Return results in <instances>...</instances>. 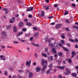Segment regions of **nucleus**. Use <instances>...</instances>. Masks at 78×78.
Returning <instances> with one entry per match:
<instances>
[{"mask_svg":"<svg viewBox=\"0 0 78 78\" xmlns=\"http://www.w3.org/2000/svg\"><path fill=\"white\" fill-rule=\"evenodd\" d=\"M45 64V65H44ZM41 64L42 66L44 65V66L43 68L41 70V72L42 73H44L45 72V70L46 69V68H47L46 65H47V60H45L44 61V59H43L41 61Z\"/></svg>","mask_w":78,"mask_h":78,"instance_id":"1","label":"nucleus"},{"mask_svg":"<svg viewBox=\"0 0 78 78\" xmlns=\"http://www.w3.org/2000/svg\"><path fill=\"white\" fill-rule=\"evenodd\" d=\"M31 60H30L29 61V62L28 61H27L26 63V65L27 66H28V67H30V64H31Z\"/></svg>","mask_w":78,"mask_h":78,"instance_id":"2","label":"nucleus"},{"mask_svg":"<svg viewBox=\"0 0 78 78\" xmlns=\"http://www.w3.org/2000/svg\"><path fill=\"white\" fill-rule=\"evenodd\" d=\"M65 66H55V67H57L58 69H61L62 70H63L65 68Z\"/></svg>","mask_w":78,"mask_h":78,"instance_id":"3","label":"nucleus"},{"mask_svg":"<svg viewBox=\"0 0 78 78\" xmlns=\"http://www.w3.org/2000/svg\"><path fill=\"white\" fill-rule=\"evenodd\" d=\"M1 34L2 36H3L4 37H6V34L5 32H2Z\"/></svg>","mask_w":78,"mask_h":78,"instance_id":"4","label":"nucleus"},{"mask_svg":"<svg viewBox=\"0 0 78 78\" xmlns=\"http://www.w3.org/2000/svg\"><path fill=\"white\" fill-rule=\"evenodd\" d=\"M40 70H41L40 67H37L36 68V72H40Z\"/></svg>","mask_w":78,"mask_h":78,"instance_id":"5","label":"nucleus"},{"mask_svg":"<svg viewBox=\"0 0 78 78\" xmlns=\"http://www.w3.org/2000/svg\"><path fill=\"white\" fill-rule=\"evenodd\" d=\"M33 7H30L27 9V11H33Z\"/></svg>","mask_w":78,"mask_h":78,"instance_id":"6","label":"nucleus"},{"mask_svg":"<svg viewBox=\"0 0 78 78\" xmlns=\"http://www.w3.org/2000/svg\"><path fill=\"white\" fill-rule=\"evenodd\" d=\"M61 25H62V24H58L56 26V28H59L60 27H61Z\"/></svg>","mask_w":78,"mask_h":78,"instance_id":"7","label":"nucleus"},{"mask_svg":"<svg viewBox=\"0 0 78 78\" xmlns=\"http://www.w3.org/2000/svg\"><path fill=\"white\" fill-rule=\"evenodd\" d=\"M23 23L22 22H20V23L19 24V27H22L23 26Z\"/></svg>","mask_w":78,"mask_h":78,"instance_id":"8","label":"nucleus"},{"mask_svg":"<svg viewBox=\"0 0 78 78\" xmlns=\"http://www.w3.org/2000/svg\"><path fill=\"white\" fill-rule=\"evenodd\" d=\"M49 70H52V68L53 67V65L52 64H50L49 66Z\"/></svg>","mask_w":78,"mask_h":78,"instance_id":"9","label":"nucleus"},{"mask_svg":"<svg viewBox=\"0 0 78 78\" xmlns=\"http://www.w3.org/2000/svg\"><path fill=\"white\" fill-rule=\"evenodd\" d=\"M52 51L53 53H54L57 54V52H56V50H55V49L54 48H52Z\"/></svg>","mask_w":78,"mask_h":78,"instance_id":"10","label":"nucleus"},{"mask_svg":"<svg viewBox=\"0 0 78 78\" xmlns=\"http://www.w3.org/2000/svg\"><path fill=\"white\" fill-rule=\"evenodd\" d=\"M41 54L43 56H44V57H45V58H47V57L48 56L46 54H44V53L43 52L41 53Z\"/></svg>","mask_w":78,"mask_h":78,"instance_id":"11","label":"nucleus"},{"mask_svg":"<svg viewBox=\"0 0 78 78\" xmlns=\"http://www.w3.org/2000/svg\"><path fill=\"white\" fill-rule=\"evenodd\" d=\"M3 10L4 11H6L5 13L6 14V13H8V9L7 8H4L3 9Z\"/></svg>","mask_w":78,"mask_h":78,"instance_id":"12","label":"nucleus"},{"mask_svg":"<svg viewBox=\"0 0 78 78\" xmlns=\"http://www.w3.org/2000/svg\"><path fill=\"white\" fill-rule=\"evenodd\" d=\"M29 78H31L33 76V73L31 72L29 73Z\"/></svg>","mask_w":78,"mask_h":78,"instance_id":"13","label":"nucleus"},{"mask_svg":"<svg viewBox=\"0 0 78 78\" xmlns=\"http://www.w3.org/2000/svg\"><path fill=\"white\" fill-rule=\"evenodd\" d=\"M13 31L14 32H16L17 31V27H16L14 26L13 27Z\"/></svg>","mask_w":78,"mask_h":78,"instance_id":"14","label":"nucleus"},{"mask_svg":"<svg viewBox=\"0 0 78 78\" xmlns=\"http://www.w3.org/2000/svg\"><path fill=\"white\" fill-rule=\"evenodd\" d=\"M48 59L49 61H51L53 60V56H51V57H50L48 58Z\"/></svg>","mask_w":78,"mask_h":78,"instance_id":"15","label":"nucleus"},{"mask_svg":"<svg viewBox=\"0 0 78 78\" xmlns=\"http://www.w3.org/2000/svg\"><path fill=\"white\" fill-rule=\"evenodd\" d=\"M12 26L11 25H10L8 26L7 27H6V29L7 30H8L9 29H10V28H11V27Z\"/></svg>","mask_w":78,"mask_h":78,"instance_id":"16","label":"nucleus"},{"mask_svg":"<svg viewBox=\"0 0 78 78\" xmlns=\"http://www.w3.org/2000/svg\"><path fill=\"white\" fill-rule=\"evenodd\" d=\"M44 14H45V12H44L43 11H41V16L44 17Z\"/></svg>","mask_w":78,"mask_h":78,"instance_id":"17","label":"nucleus"},{"mask_svg":"<svg viewBox=\"0 0 78 78\" xmlns=\"http://www.w3.org/2000/svg\"><path fill=\"white\" fill-rule=\"evenodd\" d=\"M66 71L68 73H70V71L69 70V69H68V68L66 69Z\"/></svg>","mask_w":78,"mask_h":78,"instance_id":"18","label":"nucleus"},{"mask_svg":"<svg viewBox=\"0 0 78 78\" xmlns=\"http://www.w3.org/2000/svg\"><path fill=\"white\" fill-rule=\"evenodd\" d=\"M22 34H23V32H20L19 33V34H18L17 35V37H18V36H20V35H22Z\"/></svg>","mask_w":78,"mask_h":78,"instance_id":"19","label":"nucleus"},{"mask_svg":"<svg viewBox=\"0 0 78 78\" xmlns=\"http://www.w3.org/2000/svg\"><path fill=\"white\" fill-rule=\"evenodd\" d=\"M44 8H45L46 10H48V9H49V7H48V6H44Z\"/></svg>","mask_w":78,"mask_h":78,"instance_id":"20","label":"nucleus"},{"mask_svg":"<svg viewBox=\"0 0 78 78\" xmlns=\"http://www.w3.org/2000/svg\"><path fill=\"white\" fill-rule=\"evenodd\" d=\"M63 48L64 50H65V51H68V49H67L66 48H65L64 47H62Z\"/></svg>","mask_w":78,"mask_h":78,"instance_id":"21","label":"nucleus"},{"mask_svg":"<svg viewBox=\"0 0 78 78\" xmlns=\"http://www.w3.org/2000/svg\"><path fill=\"white\" fill-rule=\"evenodd\" d=\"M63 53L62 52H59L58 53V55L60 56H62V55Z\"/></svg>","mask_w":78,"mask_h":78,"instance_id":"22","label":"nucleus"},{"mask_svg":"<svg viewBox=\"0 0 78 78\" xmlns=\"http://www.w3.org/2000/svg\"><path fill=\"white\" fill-rule=\"evenodd\" d=\"M72 76H74V77H76V74L75 73H73L72 74Z\"/></svg>","mask_w":78,"mask_h":78,"instance_id":"23","label":"nucleus"},{"mask_svg":"<svg viewBox=\"0 0 78 78\" xmlns=\"http://www.w3.org/2000/svg\"><path fill=\"white\" fill-rule=\"evenodd\" d=\"M69 14V12L68 11H66L64 13V15L65 16H66V15H67V14Z\"/></svg>","mask_w":78,"mask_h":78,"instance_id":"24","label":"nucleus"},{"mask_svg":"<svg viewBox=\"0 0 78 78\" xmlns=\"http://www.w3.org/2000/svg\"><path fill=\"white\" fill-rule=\"evenodd\" d=\"M32 44L34 45L35 46H36L37 47H39V45L38 44H34V43H32Z\"/></svg>","mask_w":78,"mask_h":78,"instance_id":"25","label":"nucleus"},{"mask_svg":"<svg viewBox=\"0 0 78 78\" xmlns=\"http://www.w3.org/2000/svg\"><path fill=\"white\" fill-rule=\"evenodd\" d=\"M49 45L50 46V47H54V45H53V44H51V43H50L49 44Z\"/></svg>","mask_w":78,"mask_h":78,"instance_id":"26","label":"nucleus"},{"mask_svg":"<svg viewBox=\"0 0 78 78\" xmlns=\"http://www.w3.org/2000/svg\"><path fill=\"white\" fill-rule=\"evenodd\" d=\"M62 39H65V37H64V36H65V35H64V34H62Z\"/></svg>","mask_w":78,"mask_h":78,"instance_id":"27","label":"nucleus"},{"mask_svg":"<svg viewBox=\"0 0 78 78\" xmlns=\"http://www.w3.org/2000/svg\"><path fill=\"white\" fill-rule=\"evenodd\" d=\"M38 36V33H36L34 35V37H36Z\"/></svg>","mask_w":78,"mask_h":78,"instance_id":"28","label":"nucleus"},{"mask_svg":"<svg viewBox=\"0 0 78 78\" xmlns=\"http://www.w3.org/2000/svg\"><path fill=\"white\" fill-rule=\"evenodd\" d=\"M27 25L28 26H31V24L29 23H27Z\"/></svg>","mask_w":78,"mask_h":78,"instance_id":"29","label":"nucleus"},{"mask_svg":"<svg viewBox=\"0 0 78 78\" xmlns=\"http://www.w3.org/2000/svg\"><path fill=\"white\" fill-rule=\"evenodd\" d=\"M69 40L70 41L72 42H74V41L72 39H71L70 38L69 39Z\"/></svg>","mask_w":78,"mask_h":78,"instance_id":"30","label":"nucleus"},{"mask_svg":"<svg viewBox=\"0 0 78 78\" xmlns=\"http://www.w3.org/2000/svg\"><path fill=\"white\" fill-rule=\"evenodd\" d=\"M72 54L73 55H76V53L75 51L72 52Z\"/></svg>","mask_w":78,"mask_h":78,"instance_id":"31","label":"nucleus"},{"mask_svg":"<svg viewBox=\"0 0 78 78\" xmlns=\"http://www.w3.org/2000/svg\"><path fill=\"white\" fill-rule=\"evenodd\" d=\"M61 42L62 44H64V41L63 40H62L61 41Z\"/></svg>","mask_w":78,"mask_h":78,"instance_id":"32","label":"nucleus"},{"mask_svg":"<svg viewBox=\"0 0 78 78\" xmlns=\"http://www.w3.org/2000/svg\"><path fill=\"white\" fill-rule=\"evenodd\" d=\"M53 17H54L53 16H49L48 17V19H53Z\"/></svg>","mask_w":78,"mask_h":78,"instance_id":"33","label":"nucleus"},{"mask_svg":"<svg viewBox=\"0 0 78 78\" xmlns=\"http://www.w3.org/2000/svg\"><path fill=\"white\" fill-rule=\"evenodd\" d=\"M58 78H62V77L61 75H59L58 76Z\"/></svg>","mask_w":78,"mask_h":78,"instance_id":"34","label":"nucleus"},{"mask_svg":"<svg viewBox=\"0 0 78 78\" xmlns=\"http://www.w3.org/2000/svg\"><path fill=\"white\" fill-rule=\"evenodd\" d=\"M14 22V21H12V19H10V23H13Z\"/></svg>","mask_w":78,"mask_h":78,"instance_id":"35","label":"nucleus"},{"mask_svg":"<svg viewBox=\"0 0 78 78\" xmlns=\"http://www.w3.org/2000/svg\"><path fill=\"white\" fill-rule=\"evenodd\" d=\"M74 41L76 42H78V40L77 38H75L74 39Z\"/></svg>","mask_w":78,"mask_h":78,"instance_id":"36","label":"nucleus"},{"mask_svg":"<svg viewBox=\"0 0 78 78\" xmlns=\"http://www.w3.org/2000/svg\"><path fill=\"white\" fill-rule=\"evenodd\" d=\"M66 22L67 23H69V21L67 20H66Z\"/></svg>","mask_w":78,"mask_h":78,"instance_id":"37","label":"nucleus"},{"mask_svg":"<svg viewBox=\"0 0 78 78\" xmlns=\"http://www.w3.org/2000/svg\"><path fill=\"white\" fill-rule=\"evenodd\" d=\"M22 31H27V29L26 28H24L22 29Z\"/></svg>","mask_w":78,"mask_h":78,"instance_id":"38","label":"nucleus"},{"mask_svg":"<svg viewBox=\"0 0 78 78\" xmlns=\"http://www.w3.org/2000/svg\"><path fill=\"white\" fill-rule=\"evenodd\" d=\"M68 61L69 63H71L72 62V60L70 59H68Z\"/></svg>","mask_w":78,"mask_h":78,"instance_id":"39","label":"nucleus"},{"mask_svg":"<svg viewBox=\"0 0 78 78\" xmlns=\"http://www.w3.org/2000/svg\"><path fill=\"white\" fill-rule=\"evenodd\" d=\"M46 42H51V41L49 39L48 40H46Z\"/></svg>","mask_w":78,"mask_h":78,"instance_id":"40","label":"nucleus"},{"mask_svg":"<svg viewBox=\"0 0 78 78\" xmlns=\"http://www.w3.org/2000/svg\"><path fill=\"white\" fill-rule=\"evenodd\" d=\"M48 36H46L45 38V40L46 41H47V39H48Z\"/></svg>","mask_w":78,"mask_h":78,"instance_id":"41","label":"nucleus"},{"mask_svg":"<svg viewBox=\"0 0 78 78\" xmlns=\"http://www.w3.org/2000/svg\"><path fill=\"white\" fill-rule=\"evenodd\" d=\"M32 16L31 15H30L28 16V17H29V18H31L32 17Z\"/></svg>","mask_w":78,"mask_h":78,"instance_id":"42","label":"nucleus"},{"mask_svg":"<svg viewBox=\"0 0 78 78\" xmlns=\"http://www.w3.org/2000/svg\"><path fill=\"white\" fill-rule=\"evenodd\" d=\"M55 23H51V25H55Z\"/></svg>","mask_w":78,"mask_h":78,"instance_id":"43","label":"nucleus"},{"mask_svg":"<svg viewBox=\"0 0 78 78\" xmlns=\"http://www.w3.org/2000/svg\"><path fill=\"white\" fill-rule=\"evenodd\" d=\"M13 43L14 44H18L19 43V42L17 41H14L13 42Z\"/></svg>","mask_w":78,"mask_h":78,"instance_id":"44","label":"nucleus"},{"mask_svg":"<svg viewBox=\"0 0 78 78\" xmlns=\"http://www.w3.org/2000/svg\"><path fill=\"white\" fill-rule=\"evenodd\" d=\"M35 56L36 58H37V55L36 53L35 54Z\"/></svg>","mask_w":78,"mask_h":78,"instance_id":"45","label":"nucleus"},{"mask_svg":"<svg viewBox=\"0 0 78 78\" xmlns=\"http://www.w3.org/2000/svg\"><path fill=\"white\" fill-rule=\"evenodd\" d=\"M69 28H66V31H69Z\"/></svg>","mask_w":78,"mask_h":78,"instance_id":"46","label":"nucleus"},{"mask_svg":"<svg viewBox=\"0 0 78 78\" xmlns=\"http://www.w3.org/2000/svg\"><path fill=\"white\" fill-rule=\"evenodd\" d=\"M59 47H62V44H59Z\"/></svg>","mask_w":78,"mask_h":78,"instance_id":"47","label":"nucleus"},{"mask_svg":"<svg viewBox=\"0 0 78 78\" xmlns=\"http://www.w3.org/2000/svg\"><path fill=\"white\" fill-rule=\"evenodd\" d=\"M45 52H47V51H48V49L45 48Z\"/></svg>","mask_w":78,"mask_h":78,"instance_id":"48","label":"nucleus"},{"mask_svg":"<svg viewBox=\"0 0 78 78\" xmlns=\"http://www.w3.org/2000/svg\"><path fill=\"white\" fill-rule=\"evenodd\" d=\"M57 62H58V63H59V64H60L61 62V61H57Z\"/></svg>","mask_w":78,"mask_h":78,"instance_id":"49","label":"nucleus"},{"mask_svg":"<svg viewBox=\"0 0 78 78\" xmlns=\"http://www.w3.org/2000/svg\"><path fill=\"white\" fill-rule=\"evenodd\" d=\"M72 6L73 7H75V4H73Z\"/></svg>","mask_w":78,"mask_h":78,"instance_id":"50","label":"nucleus"},{"mask_svg":"<svg viewBox=\"0 0 78 78\" xmlns=\"http://www.w3.org/2000/svg\"><path fill=\"white\" fill-rule=\"evenodd\" d=\"M12 19L13 20V21L14 22V20H15V18L14 17H12Z\"/></svg>","mask_w":78,"mask_h":78,"instance_id":"51","label":"nucleus"},{"mask_svg":"<svg viewBox=\"0 0 78 78\" xmlns=\"http://www.w3.org/2000/svg\"><path fill=\"white\" fill-rule=\"evenodd\" d=\"M50 72V70H48L46 71V73L48 74Z\"/></svg>","mask_w":78,"mask_h":78,"instance_id":"52","label":"nucleus"},{"mask_svg":"<svg viewBox=\"0 0 78 78\" xmlns=\"http://www.w3.org/2000/svg\"><path fill=\"white\" fill-rule=\"evenodd\" d=\"M1 47L2 48H5V46H3V45H2L1 46Z\"/></svg>","mask_w":78,"mask_h":78,"instance_id":"53","label":"nucleus"},{"mask_svg":"<svg viewBox=\"0 0 78 78\" xmlns=\"http://www.w3.org/2000/svg\"><path fill=\"white\" fill-rule=\"evenodd\" d=\"M54 6L55 7H57V6H58V5L57 4H54Z\"/></svg>","mask_w":78,"mask_h":78,"instance_id":"54","label":"nucleus"},{"mask_svg":"<svg viewBox=\"0 0 78 78\" xmlns=\"http://www.w3.org/2000/svg\"><path fill=\"white\" fill-rule=\"evenodd\" d=\"M33 29L34 30H37V28H36V27H34L33 28Z\"/></svg>","mask_w":78,"mask_h":78,"instance_id":"55","label":"nucleus"},{"mask_svg":"<svg viewBox=\"0 0 78 78\" xmlns=\"http://www.w3.org/2000/svg\"><path fill=\"white\" fill-rule=\"evenodd\" d=\"M25 22H27L28 21V19H26L24 20Z\"/></svg>","mask_w":78,"mask_h":78,"instance_id":"56","label":"nucleus"},{"mask_svg":"<svg viewBox=\"0 0 78 78\" xmlns=\"http://www.w3.org/2000/svg\"><path fill=\"white\" fill-rule=\"evenodd\" d=\"M67 46H68V47H70V44L68 43L67 44Z\"/></svg>","mask_w":78,"mask_h":78,"instance_id":"57","label":"nucleus"},{"mask_svg":"<svg viewBox=\"0 0 78 78\" xmlns=\"http://www.w3.org/2000/svg\"><path fill=\"white\" fill-rule=\"evenodd\" d=\"M18 78H22V77L20 76L19 75H18L17 76Z\"/></svg>","mask_w":78,"mask_h":78,"instance_id":"58","label":"nucleus"},{"mask_svg":"<svg viewBox=\"0 0 78 78\" xmlns=\"http://www.w3.org/2000/svg\"><path fill=\"white\" fill-rule=\"evenodd\" d=\"M18 71L20 72H23V70H19Z\"/></svg>","mask_w":78,"mask_h":78,"instance_id":"59","label":"nucleus"},{"mask_svg":"<svg viewBox=\"0 0 78 78\" xmlns=\"http://www.w3.org/2000/svg\"><path fill=\"white\" fill-rule=\"evenodd\" d=\"M75 48H78V45H75Z\"/></svg>","mask_w":78,"mask_h":78,"instance_id":"60","label":"nucleus"},{"mask_svg":"<svg viewBox=\"0 0 78 78\" xmlns=\"http://www.w3.org/2000/svg\"><path fill=\"white\" fill-rule=\"evenodd\" d=\"M0 58H3V55H1L0 56Z\"/></svg>","mask_w":78,"mask_h":78,"instance_id":"61","label":"nucleus"},{"mask_svg":"<svg viewBox=\"0 0 78 78\" xmlns=\"http://www.w3.org/2000/svg\"><path fill=\"white\" fill-rule=\"evenodd\" d=\"M26 48L27 50H30V48H29V47H27Z\"/></svg>","mask_w":78,"mask_h":78,"instance_id":"62","label":"nucleus"},{"mask_svg":"<svg viewBox=\"0 0 78 78\" xmlns=\"http://www.w3.org/2000/svg\"><path fill=\"white\" fill-rule=\"evenodd\" d=\"M12 78H16V76H15V75H14V76H13Z\"/></svg>","mask_w":78,"mask_h":78,"instance_id":"63","label":"nucleus"},{"mask_svg":"<svg viewBox=\"0 0 78 78\" xmlns=\"http://www.w3.org/2000/svg\"><path fill=\"white\" fill-rule=\"evenodd\" d=\"M76 69L77 70H78V66H76Z\"/></svg>","mask_w":78,"mask_h":78,"instance_id":"64","label":"nucleus"}]
</instances>
